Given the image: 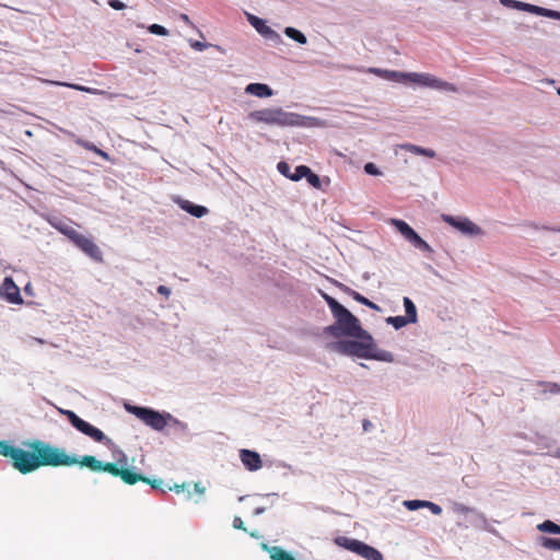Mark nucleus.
<instances>
[{"label":"nucleus","instance_id":"obj_30","mask_svg":"<svg viewBox=\"0 0 560 560\" xmlns=\"http://www.w3.org/2000/svg\"><path fill=\"white\" fill-rule=\"evenodd\" d=\"M52 83L57 84V85H65V86H68V88H71V89H74V90H78V91H82V92H86V93H92V94L103 93L102 91H98L96 89H91V88L79 85V84H70V83H61V82H52Z\"/></svg>","mask_w":560,"mask_h":560},{"label":"nucleus","instance_id":"obj_35","mask_svg":"<svg viewBox=\"0 0 560 560\" xmlns=\"http://www.w3.org/2000/svg\"><path fill=\"white\" fill-rule=\"evenodd\" d=\"M149 32L152 33V34H155V35H160V36H165L168 34V31L160 25V24H152L149 26Z\"/></svg>","mask_w":560,"mask_h":560},{"label":"nucleus","instance_id":"obj_6","mask_svg":"<svg viewBox=\"0 0 560 560\" xmlns=\"http://www.w3.org/2000/svg\"><path fill=\"white\" fill-rule=\"evenodd\" d=\"M126 409L156 431H162L166 427L168 419L172 418L170 413H160L147 407L126 405Z\"/></svg>","mask_w":560,"mask_h":560},{"label":"nucleus","instance_id":"obj_47","mask_svg":"<svg viewBox=\"0 0 560 560\" xmlns=\"http://www.w3.org/2000/svg\"><path fill=\"white\" fill-rule=\"evenodd\" d=\"M195 491L200 494V495H203L205 494V491H206V488L202 487L200 483H195Z\"/></svg>","mask_w":560,"mask_h":560},{"label":"nucleus","instance_id":"obj_11","mask_svg":"<svg viewBox=\"0 0 560 560\" xmlns=\"http://www.w3.org/2000/svg\"><path fill=\"white\" fill-rule=\"evenodd\" d=\"M442 220L453 228L467 235H481L482 230L467 218H455L448 214H442Z\"/></svg>","mask_w":560,"mask_h":560},{"label":"nucleus","instance_id":"obj_12","mask_svg":"<svg viewBox=\"0 0 560 560\" xmlns=\"http://www.w3.org/2000/svg\"><path fill=\"white\" fill-rule=\"evenodd\" d=\"M0 295L13 304H20L23 302L19 287L10 277L4 278L0 287Z\"/></svg>","mask_w":560,"mask_h":560},{"label":"nucleus","instance_id":"obj_45","mask_svg":"<svg viewBox=\"0 0 560 560\" xmlns=\"http://www.w3.org/2000/svg\"><path fill=\"white\" fill-rule=\"evenodd\" d=\"M158 292H159L160 294H162V295L166 296V298H168V296H170V294H171V290H170L167 287H165V285H160V287L158 288Z\"/></svg>","mask_w":560,"mask_h":560},{"label":"nucleus","instance_id":"obj_34","mask_svg":"<svg viewBox=\"0 0 560 560\" xmlns=\"http://www.w3.org/2000/svg\"><path fill=\"white\" fill-rule=\"evenodd\" d=\"M427 501H421V500H410V501H405L404 504L405 506L410 510V511H415V510H418L419 508H425V503Z\"/></svg>","mask_w":560,"mask_h":560},{"label":"nucleus","instance_id":"obj_32","mask_svg":"<svg viewBox=\"0 0 560 560\" xmlns=\"http://www.w3.org/2000/svg\"><path fill=\"white\" fill-rule=\"evenodd\" d=\"M305 178L312 187H314L316 189L322 188V183H320L319 176L317 174L313 173L311 168H308V173L305 175Z\"/></svg>","mask_w":560,"mask_h":560},{"label":"nucleus","instance_id":"obj_52","mask_svg":"<svg viewBox=\"0 0 560 560\" xmlns=\"http://www.w3.org/2000/svg\"><path fill=\"white\" fill-rule=\"evenodd\" d=\"M558 94L560 95V88L558 89Z\"/></svg>","mask_w":560,"mask_h":560},{"label":"nucleus","instance_id":"obj_25","mask_svg":"<svg viewBox=\"0 0 560 560\" xmlns=\"http://www.w3.org/2000/svg\"><path fill=\"white\" fill-rule=\"evenodd\" d=\"M537 529L542 533L558 534L560 535V525L553 523L552 521H545L537 525Z\"/></svg>","mask_w":560,"mask_h":560},{"label":"nucleus","instance_id":"obj_4","mask_svg":"<svg viewBox=\"0 0 560 560\" xmlns=\"http://www.w3.org/2000/svg\"><path fill=\"white\" fill-rule=\"evenodd\" d=\"M248 119L254 122H260L270 126H295L299 124V115L288 113L280 107H270L253 110L248 114Z\"/></svg>","mask_w":560,"mask_h":560},{"label":"nucleus","instance_id":"obj_18","mask_svg":"<svg viewBox=\"0 0 560 560\" xmlns=\"http://www.w3.org/2000/svg\"><path fill=\"white\" fill-rule=\"evenodd\" d=\"M180 207L196 218H201L208 213V209L206 207L192 205L187 200L184 201Z\"/></svg>","mask_w":560,"mask_h":560},{"label":"nucleus","instance_id":"obj_29","mask_svg":"<svg viewBox=\"0 0 560 560\" xmlns=\"http://www.w3.org/2000/svg\"><path fill=\"white\" fill-rule=\"evenodd\" d=\"M386 322L393 325L396 329L402 328L410 323L406 316H390L386 319Z\"/></svg>","mask_w":560,"mask_h":560},{"label":"nucleus","instance_id":"obj_23","mask_svg":"<svg viewBox=\"0 0 560 560\" xmlns=\"http://www.w3.org/2000/svg\"><path fill=\"white\" fill-rule=\"evenodd\" d=\"M284 34L289 38L298 42L299 44L303 45V44H306V42H307L306 36L302 32H300L299 30H296L294 27H291V26L285 27Z\"/></svg>","mask_w":560,"mask_h":560},{"label":"nucleus","instance_id":"obj_1","mask_svg":"<svg viewBox=\"0 0 560 560\" xmlns=\"http://www.w3.org/2000/svg\"><path fill=\"white\" fill-rule=\"evenodd\" d=\"M28 446L32 452L20 447L19 450H12V465L21 474L32 472L43 466L69 467L78 464L75 456L67 454L63 448L52 446L40 440H34Z\"/></svg>","mask_w":560,"mask_h":560},{"label":"nucleus","instance_id":"obj_22","mask_svg":"<svg viewBox=\"0 0 560 560\" xmlns=\"http://www.w3.org/2000/svg\"><path fill=\"white\" fill-rule=\"evenodd\" d=\"M370 353H371V355H369L368 359H374V360H378V361H383V362H393L394 361L393 353L389 351H386V350H377L375 348V350H370Z\"/></svg>","mask_w":560,"mask_h":560},{"label":"nucleus","instance_id":"obj_21","mask_svg":"<svg viewBox=\"0 0 560 560\" xmlns=\"http://www.w3.org/2000/svg\"><path fill=\"white\" fill-rule=\"evenodd\" d=\"M401 148L408 152H411V153H415V154H419V155H424V156H428V158H434L435 156V152L431 149H424V148H421V147H418V145H415V144H410V143H407V144H402Z\"/></svg>","mask_w":560,"mask_h":560},{"label":"nucleus","instance_id":"obj_15","mask_svg":"<svg viewBox=\"0 0 560 560\" xmlns=\"http://www.w3.org/2000/svg\"><path fill=\"white\" fill-rule=\"evenodd\" d=\"M341 289L345 293H347L349 296H351L354 301H357L374 311H377V312L381 311V307L377 304L370 301L369 299H366L365 296H363L361 293L357 292L355 290H353L347 285H343V284H341Z\"/></svg>","mask_w":560,"mask_h":560},{"label":"nucleus","instance_id":"obj_50","mask_svg":"<svg viewBox=\"0 0 560 560\" xmlns=\"http://www.w3.org/2000/svg\"><path fill=\"white\" fill-rule=\"evenodd\" d=\"M369 424H370V423H369L368 421H365V422H364V424H363V425H364V429H365V430L369 428Z\"/></svg>","mask_w":560,"mask_h":560},{"label":"nucleus","instance_id":"obj_43","mask_svg":"<svg viewBox=\"0 0 560 560\" xmlns=\"http://www.w3.org/2000/svg\"><path fill=\"white\" fill-rule=\"evenodd\" d=\"M233 527L235 529H242L244 532H246V527L244 526V522L243 520L240 517V516H235L234 520H233Z\"/></svg>","mask_w":560,"mask_h":560},{"label":"nucleus","instance_id":"obj_7","mask_svg":"<svg viewBox=\"0 0 560 560\" xmlns=\"http://www.w3.org/2000/svg\"><path fill=\"white\" fill-rule=\"evenodd\" d=\"M335 544L339 547H342L353 553L359 555L365 560H384L383 555L376 548L366 545L365 542L349 538L346 536H338L335 538Z\"/></svg>","mask_w":560,"mask_h":560},{"label":"nucleus","instance_id":"obj_9","mask_svg":"<svg viewBox=\"0 0 560 560\" xmlns=\"http://www.w3.org/2000/svg\"><path fill=\"white\" fill-rule=\"evenodd\" d=\"M407 82H412L421 86H427L435 90H442L447 92H457L456 85L453 83L443 81L430 73H408Z\"/></svg>","mask_w":560,"mask_h":560},{"label":"nucleus","instance_id":"obj_49","mask_svg":"<svg viewBox=\"0 0 560 560\" xmlns=\"http://www.w3.org/2000/svg\"><path fill=\"white\" fill-rule=\"evenodd\" d=\"M552 386H553V387H552L551 392H557V390L559 389V388H558V386H557V384H553Z\"/></svg>","mask_w":560,"mask_h":560},{"label":"nucleus","instance_id":"obj_42","mask_svg":"<svg viewBox=\"0 0 560 560\" xmlns=\"http://www.w3.org/2000/svg\"><path fill=\"white\" fill-rule=\"evenodd\" d=\"M520 10H523V11H526V12L535 14L536 11H538V5H534V4L522 2Z\"/></svg>","mask_w":560,"mask_h":560},{"label":"nucleus","instance_id":"obj_27","mask_svg":"<svg viewBox=\"0 0 560 560\" xmlns=\"http://www.w3.org/2000/svg\"><path fill=\"white\" fill-rule=\"evenodd\" d=\"M408 242H410L415 247L423 250V252H431L432 248L431 246L423 240L421 238L417 232H415L412 234V236L408 240Z\"/></svg>","mask_w":560,"mask_h":560},{"label":"nucleus","instance_id":"obj_38","mask_svg":"<svg viewBox=\"0 0 560 560\" xmlns=\"http://www.w3.org/2000/svg\"><path fill=\"white\" fill-rule=\"evenodd\" d=\"M364 171H365V173H366V174H369V175H374V176H376V175H380V174H381V172H380V170L376 167V165H375L374 163H371V162H369V163H366V164L364 165Z\"/></svg>","mask_w":560,"mask_h":560},{"label":"nucleus","instance_id":"obj_13","mask_svg":"<svg viewBox=\"0 0 560 560\" xmlns=\"http://www.w3.org/2000/svg\"><path fill=\"white\" fill-rule=\"evenodd\" d=\"M240 458L244 467L249 471L259 470L262 467V460L260 455L250 450H241Z\"/></svg>","mask_w":560,"mask_h":560},{"label":"nucleus","instance_id":"obj_14","mask_svg":"<svg viewBox=\"0 0 560 560\" xmlns=\"http://www.w3.org/2000/svg\"><path fill=\"white\" fill-rule=\"evenodd\" d=\"M245 92L259 98L270 97L273 91L264 83H250L245 88Z\"/></svg>","mask_w":560,"mask_h":560},{"label":"nucleus","instance_id":"obj_36","mask_svg":"<svg viewBox=\"0 0 560 560\" xmlns=\"http://www.w3.org/2000/svg\"><path fill=\"white\" fill-rule=\"evenodd\" d=\"M535 14L547 18H560V13L541 7H538V11Z\"/></svg>","mask_w":560,"mask_h":560},{"label":"nucleus","instance_id":"obj_5","mask_svg":"<svg viewBox=\"0 0 560 560\" xmlns=\"http://www.w3.org/2000/svg\"><path fill=\"white\" fill-rule=\"evenodd\" d=\"M357 340H341L332 345V350L340 354L353 355L368 359L371 355L370 350H375V343L372 335L365 330L364 335L351 336Z\"/></svg>","mask_w":560,"mask_h":560},{"label":"nucleus","instance_id":"obj_33","mask_svg":"<svg viewBox=\"0 0 560 560\" xmlns=\"http://www.w3.org/2000/svg\"><path fill=\"white\" fill-rule=\"evenodd\" d=\"M79 143L82 147H84L85 149L95 152L96 154H98L103 159L108 160V154L106 152L102 151L101 149H98L95 144L89 143V142H79Z\"/></svg>","mask_w":560,"mask_h":560},{"label":"nucleus","instance_id":"obj_26","mask_svg":"<svg viewBox=\"0 0 560 560\" xmlns=\"http://www.w3.org/2000/svg\"><path fill=\"white\" fill-rule=\"evenodd\" d=\"M52 226L56 230H58L61 234L67 236L69 240L72 238V234L71 233H77L78 232L71 225H69L68 223H66L63 221H58L56 223H52Z\"/></svg>","mask_w":560,"mask_h":560},{"label":"nucleus","instance_id":"obj_2","mask_svg":"<svg viewBox=\"0 0 560 560\" xmlns=\"http://www.w3.org/2000/svg\"><path fill=\"white\" fill-rule=\"evenodd\" d=\"M323 298L335 318V323L324 329L325 334L335 338L342 336H360L365 334V329L362 328L359 318H357L349 310L327 293H323Z\"/></svg>","mask_w":560,"mask_h":560},{"label":"nucleus","instance_id":"obj_16","mask_svg":"<svg viewBox=\"0 0 560 560\" xmlns=\"http://www.w3.org/2000/svg\"><path fill=\"white\" fill-rule=\"evenodd\" d=\"M261 547L269 553L272 560H295L289 552L283 550L281 547H269L267 544H262Z\"/></svg>","mask_w":560,"mask_h":560},{"label":"nucleus","instance_id":"obj_17","mask_svg":"<svg viewBox=\"0 0 560 560\" xmlns=\"http://www.w3.org/2000/svg\"><path fill=\"white\" fill-rule=\"evenodd\" d=\"M248 21L256 28V31L259 34L265 35V36L275 34V32L269 26L266 25L264 20H261L255 15H249Z\"/></svg>","mask_w":560,"mask_h":560},{"label":"nucleus","instance_id":"obj_51","mask_svg":"<svg viewBox=\"0 0 560 560\" xmlns=\"http://www.w3.org/2000/svg\"><path fill=\"white\" fill-rule=\"evenodd\" d=\"M462 511L467 512V511H469V509L468 508H462Z\"/></svg>","mask_w":560,"mask_h":560},{"label":"nucleus","instance_id":"obj_40","mask_svg":"<svg viewBox=\"0 0 560 560\" xmlns=\"http://www.w3.org/2000/svg\"><path fill=\"white\" fill-rule=\"evenodd\" d=\"M500 2L508 8L517 9V10H520L521 3H522V1H517V0H500Z\"/></svg>","mask_w":560,"mask_h":560},{"label":"nucleus","instance_id":"obj_31","mask_svg":"<svg viewBox=\"0 0 560 560\" xmlns=\"http://www.w3.org/2000/svg\"><path fill=\"white\" fill-rule=\"evenodd\" d=\"M308 168L306 165L296 166L294 173L290 175V179L294 182L302 179L308 173Z\"/></svg>","mask_w":560,"mask_h":560},{"label":"nucleus","instance_id":"obj_10","mask_svg":"<svg viewBox=\"0 0 560 560\" xmlns=\"http://www.w3.org/2000/svg\"><path fill=\"white\" fill-rule=\"evenodd\" d=\"M72 238L70 240L78 248H80L85 255L92 258L95 261H102V250L94 243L91 237L84 236L83 234L77 232L71 233Z\"/></svg>","mask_w":560,"mask_h":560},{"label":"nucleus","instance_id":"obj_37","mask_svg":"<svg viewBox=\"0 0 560 560\" xmlns=\"http://www.w3.org/2000/svg\"><path fill=\"white\" fill-rule=\"evenodd\" d=\"M0 448H1L0 453L3 456L10 457V458H11L12 450H19V447L9 445L8 443H0Z\"/></svg>","mask_w":560,"mask_h":560},{"label":"nucleus","instance_id":"obj_19","mask_svg":"<svg viewBox=\"0 0 560 560\" xmlns=\"http://www.w3.org/2000/svg\"><path fill=\"white\" fill-rule=\"evenodd\" d=\"M392 224L397 229V231L408 241L412 234L416 232L409 224L399 219H392Z\"/></svg>","mask_w":560,"mask_h":560},{"label":"nucleus","instance_id":"obj_28","mask_svg":"<svg viewBox=\"0 0 560 560\" xmlns=\"http://www.w3.org/2000/svg\"><path fill=\"white\" fill-rule=\"evenodd\" d=\"M539 542L541 547L548 550H560V539L550 537H540Z\"/></svg>","mask_w":560,"mask_h":560},{"label":"nucleus","instance_id":"obj_46","mask_svg":"<svg viewBox=\"0 0 560 560\" xmlns=\"http://www.w3.org/2000/svg\"><path fill=\"white\" fill-rule=\"evenodd\" d=\"M191 47L195 48L196 50H203L205 48H207V44H203V43H200V42H194L191 44Z\"/></svg>","mask_w":560,"mask_h":560},{"label":"nucleus","instance_id":"obj_3","mask_svg":"<svg viewBox=\"0 0 560 560\" xmlns=\"http://www.w3.org/2000/svg\"><path fill=\"white\" fill-rule=\"evenodd\" d=\"M82 467H88L93 471H105L110 474L114 477H119L122 482L126 485H136L141 481L150 485L153 489H161L162 480L160 479H150L143 476L140 472H137L133 469H129L119 465L117 463H105L103 464L101 460L96 459L92 455H85L82 459H78V464Z\"/></svg>","mask_w":560,"mask_h":560},{"label":"nucleus","instance_id":"obj_24","mask_svg":"<svg viewBox=\"0 0 560 560\" xmlns=\"http://www.w3.org/2000/svg\"><path fill=\"white\" fill-rule=\"evenodd\" d=\"M404 306L406 311V317L410 320V323L417 322V308L413 302L409 298L404 299Z\"/></svg>","mask_w":560,"mask_h":560},{"label":"nucleus","instance_id":"obj_39","mask_svg":"<svg viewBox=\"0 0 560 560\" xmlns=\"http://www.w3.org/2000/svg\"><path fill=\"white\" fill-rule=\"evenodd\" d=\"M277 167H278V171H279L282 175H284L285 177L290 178L291 173H290V166H289V164H288V163H285V162H279Z\"/></svg>","mask_w":560,"mask_h":560},{"label":"nucleus","instance_id":"obj_48","mask_svg":"<svg viewBox=\"0 0 560 560\" xmlns=\"http://www.w3.org/2000/svg\"><path fill=\"white\" fill-rule=\"evenodd\" d=\"M180 19L186 23V24H191V21L189 19V16L187 14H182L180 15Z\"/></svg>","mask_w":560,"mask_h":560},{"label":"nucleus","instance_id":"obj_8","mask_svg":"<svg viewBox=\"0 0 560 560\" xmlns=\"http://www.w3.org/2000/svg\"><path fill=\"white\" fill-rule=\"evenodd\" d=\"M62 415L67 417L69 422L81 433L91 438L95 442L98 443H107L110 440L106 438V435L94 425L81 419L74 411L72 410H60Z\"/></svg>","mask_w":560,"mask_h":560},{"label":"nucleus","instance_id":"obj_20","mask_svg":"<svg viewBox=\"0 0 560 560\" xmlns=\"http://www.w3.org/2000/svg\"><path fill=\"white\" fill-rule=\"evenodd\" d=\"M373 72L375 73H383L384 78L386 79H389V80H394V81H397V82H404L406 83L407 80H408V73H405V72H399V71H381V70H377V69H373L372 70Z\"/></svg>","mask_w":560,"mask_h":560},{"label":"nucleus","instance_id":"obj_44","mask_svg":"<svg viewBox=\"0 0 560 560\" xmlns=\"http://www.w3.org/2000/svg\"><path fill=\"white\" fill-rule=\"evenodd\" d=\"M108 4L114 10H122L126 8L125 3H122L120 0H109Z\"/></svg>","mask_w":560,"mask_h":560},{"label":"nucleus","instance_id":"obj_41","mask_svg":"<svg viewBox=\"0 0 560 560\" xmlns=\"http://www.w3.org/2000/svg\"><path fill=\"white\" fill-rule=\"evenodd\" d=\"M425 508H428L434 515L442 513V508L433 502L427 501Z\"/></svg>","mask_w":560,"mask_h":560}]
</instances>
